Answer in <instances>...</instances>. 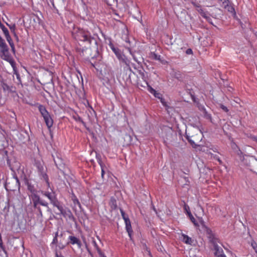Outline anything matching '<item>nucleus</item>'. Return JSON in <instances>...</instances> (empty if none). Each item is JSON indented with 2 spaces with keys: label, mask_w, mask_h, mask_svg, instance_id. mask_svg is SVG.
Wrapping results in <instances>:
<instances>
[{
  "label": "nucleus",
  "mask_w": 257,
  "mask_h": 257,
  "mask_svg": "<svg viewBox=\"0 0 257 257\" xmlns=\"http://www.w3.org/2000/svg\"><path fill=\"white\" fill-rule=\"evenodd\" d=\"M73 37L76 40L87 42L89 44H90L93 41H95L91 37L89 32L81 29H78L76 32H74Z\"/></svg>",
  "instance_id": "obj_1"
},
{
  "label": "nucleus",
  "mask_w": 257,
  "mask_h": 257,
  "mask_svg": "<svg viewBox=\"0 0 257 257\" xmlns=\"http://www.w3.org/2000/svg\"><path fill=\"white\" fill-rule=\"evenodd\" d=\"M0 56L2 59L8 62L12 67L14 74L18 75L16 62L10 54L9 48H6L0 50Z\"/></svg>",
  "instance_id": "obj_2"
},
{
  "label": "nucleus",
  "mask_w": 257,
  "mask_h": 257,
  "mask_svg": "<svg viewBox=\"0 0 257 257\" xmlns=\"http://www.w3.org/2000/svg\"><path fill=\"white\" fill-rule=\"evenodd\" d=\"M39 110L43 117L45 122L47 126L50 128L53 124V119H52L51 115L46 109L45 106L40 104L38 106Z\"/></svg>",
  "instance_id": "obj_3"
},
{
  "label": "nucleus",
  "mask_w": 257,
  "mask_h": 257,
  "mask_svg": "<svg viewBox=\"0 0 257 257\" xmlns=\"http://www.w3.org/2000/svg\"><path fill=\"white\" fill-rule=\"evenodd\" d=\"M35 166L38 170L39 175L41 177L42 179H43L45 181L48 187H50L49 178L47 174L45 173L43 162L41 161H36Z\"/></svg>",
  "instance_id": "obj_4"
},
{
  "label": "nucleus",
  "mask_w": 257,
  "mask_h": 257,
  "mask_svg": "<svg viewBox=\"0 0 257 257\" xmlns=\"http://www.w3.org/2000/svg\"><path fill=\"white\" fill-rule=\"evenodd\" d=\"M109 46L110 48L112 50V51L115 54L116 56L118 58V59L120 61H121L122 62L124 63L126 65H128L129 61L126 57L121 53V52L119 50V49L116 47H115L114 46L110 43L109 44Z\"/></svg>",
  "instance_id": "obj_5"
},
{
  "label": "nucleus",
  "mask_w": 257,
  "mask_h": 257,
  "mask_svg": "<svg viewBox=\"0 0 257 257\" xmlns=\"http://www.w3.org/2000/svg\"><path fill=\"white\" fill-rule=\"evenodd\" d=\"M217 239L215 238H213L211 240L213 244L214 250V254L216 257H226L225 254L223 252V250L222 248L219 246L217 244Z\"/></svg>",
  "instance_id": "obj_6"
},
{
  "label": "nucleus",
  "mask_w": 257,
  "mask_h": 257,
  "mask_svg": "<svg viewBox=\"0 0 257 257\" xmlns=\"http://www.w3.org/2000/svg\"><path fill=\"white\" fill-rule=\"evenodd\" d=\"M198 224L199 227H197L200 231L205 232L208 234H210L211 232V230L206 225L205 223L202 218V217H198Z\"/></svg>",
  "instance_id": "obj_7"
},
{
  "label": "nucleus",
  "mask_w": 257,
  "mask_h": 257,
  "mask_svg": "<svg viewBox=\"0 0 257 257\" xmlns=\"http://www.w3.org/2000/svg\"><path fill=\"white\" fill-rule=\"evenodd\" d=\"M68 239L69 240V241L68 242V244L70 243L72 245L76 244L79 248L81 247V242L77 237L71 235L69 236Z\"/></svg>",
  "instance_id": "obj_8"
},
{
  "label": "nucleus",
  "mask_w": 257,
  "mask_h": 257,
  "mask_svg": "<svg viewBox=\"0 0 257 257\" xmlns=\"http://www.w3.org/2000/svg\"><path fill=\"white\" fill-rule=\"evenodd\" d=\"M29 196L33 201L34 207H36L37 205L40 202V198L39 196L37 194L36 192L35 193H34L33 194H30Z\"/></svg>",
  "instance_id": "obj_9"
},
{
  "label": "nucleus",
  "mask_w": 257,
  "mask_h": 257,
  "mask_svg": "<svg viewBox=\"0 0 257 257\" xmlns=\"http://www.w3.org/2000/svg\"><path fill=\"white\" fill-rule=\"evenodd\" d=\"M65 247V245L63 244L61 242H59L58 244L55 245L54 248L53 249L55 253V256L56 257V254L58 255H62L59 253V250L63 249Z\"/></svg>",
  "instance_id": "obj_10"
},
{
  "label": "nucleus",
  "mask_w": 257,
  "mask_h": 257,
  "mask_svg": "<svg viewBox=\"0 0 257 257\" xmlns=\"http://www.w3.org/2000/svg\"><path fill=\"white\" fill-rule=\"evenodd\" d=\"M124 222L125 224V229L126 230V231L127 232L128 236L130 237L131 239H132V234L133 233V229L132 228L130 220H126Z\"/></svg>",
  "instance_id": "obj_11"
},
{
  "label": "nucleus",
  "mask_w": 257,
  "mask_h": 257,
  "mask_svg": "<svg viewBox=\"0 0 257 257\" xmlns=\"http://www.w3.org/2000/svg\"><path fill=\"white\" fill-rule=\"evenodd\" d=\"M197 7V11L201 14V15L206 19L208 22H210V20H211L210 18L207 16V14L206 12H205L200 7L197 5H195Z\"/></svg>",
  "instance_id": "obj_12"
},
{
  "label": "nucleus",
  "mask_w": 257,
  "mask_h": 257,
  "mask_svg": "<svg viewBox=\"0 0 257 257\" xmlns=\"http://www.w3.org/2000/svg\"><path fill=\"white\" fill-rule=\"evenodd\" d=\"M181 238L182 240L186 244H191L193 242V240L192 238L185 234H182Z\"/></svg>",
  "instance_id": "obj_13"
},
{
  "label": "nucleus",
  "mask_w": 257,
  "mask_h": 257,
  "mask_svg": "<svg viewBox=\"0 0 257 257\" xmlns=\"http://www.w3.org/2000/svg\"><path fill=\"white\" fill-rule=\"evenodd\" d=\"M43 194L47 197L50 201L53 200L54 198L56 197L55 193L53 191L51 192L45 191L43 192Z\"/></svg>",
  "instance_id": "obj_14"
},
{
  "label": "nucleus",
  "mask_w": 257,
  "mask_h": 257,
  "mask_svg": "<svg viewBox=\"0 0 257 257\" xmlns=\"http://www.w3.org/2000/svg\"><path fill=\"white\" fill-rule=\"evenodd\" d=\"M150 57L152 59L156 60H160L161 58L160 55H157L155 52H151L150 54Z\"/></svg>",
  "instance_id": "obj_15"
},
{
  "label": "nucleus",
  "mask_w": 257,
  "mask_h": 257,
  "mask_svg": "<svg viewBox=\"0 0 257 257\" xmlns=\"http://www.w3.org/2000/svg\"><path fill=\"white\" fill-rule=\"evenodd\" d=\"M8 46L6 43L5 40L2 37H0V50L4 48H8Z\"/></svg>",
  "instance_id": "obj_16"
},
{
  "label": "nucleus",
  "mask_w": 257,
  "mask_h": 257,
  "mask_svg": "<svg viewBox=\"0 0 257 257\" xmlns=\"http://www.w3.org/2000/svg\"><path fill=\"white\" fill-rule=\"evenodd\" d=\"M203 116L206 119H207L209 120L211 122H212L211 114L208 113L205 109H204Z\"/></svg>",
  "instance_id": "obj_17"
},
{
  "label": "nucleus",
  "mask_w": 257,
  "mask_h": 257,
  "mask_svg": "<svg viewBox=\"0 0 257 257\" xmlns=\"http://www.w3.org/2000/svg\"><path fill=\"white\" fill-rule=\"evenodd\" d=\"M120 212L124 222L126 220H130L128 215L125 213L124 211L122 209H120Z\"/></svg>",
  "instance_id": "obj_18"
},
{
  "label": "nucleus",
  "mask_w": 257,
  "mask_h": 257,
  "mask_svg": "<svg viewBox=\"0 0 257 257\" xmlns=\"http://www.w3.org/2000/svg\"><path fill=\"white\" fill-rule=\"evenodd\" d=\"M58 243V238L56 237H54L53 239L52 242L50 244V246L52 249H53L56 245Z\"/></svg>",
  "instance_id": "obj_19"
},
{
  "label": "nucleus",
  "mask_w": 257,
  "mask_h": 257,
  "mask_svg": "<svg viewBox=\"0 0 257 257\" xmlns=\"http://www.w3.org/2000/svg\"><path fill=\"white\" fill-rule=\"evenodd\" d=\"M160 102H161V103L162 104V105L166 107V109L167 110H168V109L169 108V106H168V103L166 101V100H165L164 98H163V97L161 98V99H160Z\"/></svg>",
  "instance_id": "obj_20"
},
{
  "label": "nucleus",
  "mask_w": 257,
  "mask_h": 257,
  "mask_svg": "<svg viewBox=\"0 0 257 257\" xmlns=\"http://www.w3.org/2000/svg\"><path fill=\"white\" fill-rule=\"evenodd\" d=\"M190 220L195 227H199V225L198 223V221L195 219V218L194 217H192V218L190 219Z\"/></svg>",
  "instance_id": "obj_21"
},
{
  "label": "nucleus",
  "mask_w": 257,
  "mask_h": 257,
  "mask_svg": "<svg viewBox=\"0 0 257 257\" xmlns=\"http://www.w3.org/2000/svg\"><path fill=\"white\" fill-rule=\"evenodd\" d=\"M7 25L9 27L11 31L14 33H15V30H16V25L13 24V25H9L8 23H6Z\"/></svg>",
  "instance_id": "obj_22"
},
{
  "label": "nucleus",
  "mask_w": 257,
  "mask_h": 257,
  "mask_svg": "<svg viewBox=\"0 0 257 257\" xmlns=\"http://www.w3.org/2000/svg\"><path fill=\"white\" fill-rule=\"evenodd\" d=\"M96 158L97 162L99 164V165H100V167L104 166V165L102 162L100 157L98 155H96Z\"/></svg>",
  "instance_id": "obj_23"
},
{
  "label": "nucleus",
  "mask_w": 257,
  "mask_h": 257,
  "mask_svg": "<svg viewBox=\"0 0 257 257\" xmlns=\"http://www.w3.org/2000/svg\"><path fill=\"white\" fill-rule=\"evenodd\" d=\"M50 201H51V203L53 204V205L54 206H56V207H57V206L59 205V202L56 197L54 198L53 200Z\"/></svg>",
  "instance_id": "obj_24"
},
{
  "label": "nucleus",
  "mask_w": 257,
  "mask_h": 257,
  "mask_svg": "<svg viewBox=\"0 0 257 257\" xmlns=\"http://www.w3.org/2000/svg\"><path fill=\"white\" fill-rule=\"evenodd\" d=\"M2 30L4 33V35H5V37L10 35L8 30L5 27H3V29Z\"/></svg>",
  "instance_id": "obj_25"
},
{
  "label": "nucleus",
  "mask_w": 257,
  "mask_h": 257,
  "mask_svg": "<svg viewBox=\"0 0 257 257\" xmlns=\"http://www.w3.org/2000/svg\"><path fill=\"white\" fill-rule=\"evenodd\" d=\"M28 189L30 191L31 194H33L34 193H35L37 192V191L31 186H29L28 187Z\"/></svg>",
  "instance_id": "obj_26"
},
{
  "label": "nucleus",
  "mask_w": 257,
  "mask_h": 257,
  "mask_svg": "<svg viewBox=\"0 0 257 257\" xmlns=\"http://www.w3.org/2000/svg\"><path fill=\"white\" fill-rule=\"evenodd\" d=\"M184 209L185 211V212H186L187 214H188V212H191L190 210L189 206L188 205L186 204H184Z\"/></svg>",
  "instance_id": "obj_27"
},
{
  "label": "nucleus",
  "mask_w": 257,
  "mask_h": 257,
  "mask_svg": "<svg viewBox=\"0 0 257 257\" xmlns=\"http://www.w3.org/2000/svg\"><path fill=\"white\" fill-rule=\"evenodd\" d=\"M153 95H154V96L155 97L158 98L159 99H160L162 97V95L160 93L158 92L157 91L155 92V93Z\"/></svg>",
  "instance_id": "obj_28"
},
{
  "label": "nucleus",
  "mask_w": 257,
  "mask_h": 257,
  "mask_svg": "<svg viewBox=\"0 0 257 257\" xmlns=\"http://www.w3.org/2000/svg\"><path fill=\"white\" fill-rule=\"evenodd\" d=\"M188 142L190 143V144L191 145V146L193 147L196 148L197 146V144H195L194 141H193L191 139H190L189 140H188Z\"/></svg>",
  "instance_id": "obj_29"
},
{
  "label": "nucleus",
  "mask_w": 257,
  "mask_h": 257,
  "mask_svg": "<svg viewBox=\"0 0 257 257\" xmlns=\"http://www.w3.org/2000/svg\"><path fill=\"white\" fill-rule=\"evenodd\" d=\"M73 201L74 204L75 205H77L79 207H80V206H81L80 203L79 202V200L77 198H75L73 199Z\"/></svg>",
  "instance_id": "obj_30"
},
{
  "label": "nucleus",
  "mask_w": 257,
  "mask_h": 257,
  "mask_svg": "<svg viewBox=\"0 0 257 257\" xmlns=\"http://www.w3.org/2000/svg\"><path fill=\"white\" fill-rule=\"evenodd\" d=\"M39 204H40L41 205L47 207L48 206V203L45 201L40 200V202Z\"/></svg>",
  "instance_id": "obj_31"
},
{
  "label": "nucleus",
  "mask_w": 257,
  "mask_h": 257,
  "mask_svg": "<svg viewBox=\"0 0 257 257\" xmlns=\"http://www.w3.org/2000/svg\"><path fill=\"white\" fill-rule=\"evenodd\" d=\"M57 208H58V209L59 210V211H60V213L61 214H64V210H63V208L62 206L59 205L57 206Z\"/></svg>",
  "instance_id": "obj_32"
},
{
  "label": "nucleus",
  "mask_w": 257,
  "mask_h": 257,
  "mask_svg": "<svg viewBox=\"0 0 257 257\" xmlns=\"http://www.w3.org/2000/svg\"><path fill=\"white\" fill-rule=\"evenodd\" d=\"M148 90L151 93L153 94H154L156 91L154 88H153L152 87L150 86H149Z\"/></svg>",
  "instance_id": "obj_33"
},
{
  "label": "nucleus",
  "mask_w": 257,
  "mask_h": 257,
  "mask_svg": "<svg viewBox=\"0 0 257 257\" xmlns=\"http://www.w3.org/2000/svg\"><path fill=\"white\" fill-rule=\"evenodd\" d=\"M76 120L79 121L83 124V125L84 126H86V123L83 121V120L82 119V118L80 117H78V118L76 119Z\"/></svg>",
  "instance_id": "obj_34"
},
{
  "label": "nucleus",
  "mask_w": 257,
  "mask_h": 257,
  "mask_svg": "<svg viewBox=\"0 0 257 257\" xmlns=\"http://www.w3.org/2000/svg\"><path fill=\"white\" fill-rule=\"evenodd\" d=\"M6 38L7 41L9 42V43L13 42V41L12 40V38H11V37L10 35H9L8 36H6Z\"/></svg>",
  "instance_id": "obj_35"
},
{
  "label": "nucleus",
  "mask_w": 257,
  "mask_h": 257,
  "mask_svg": "<svg viewBox=\"0 0 257 257\" xmlns=\"http://www.w3.org/2000/svg\"><path fill=\"white\" fill-rule=\"evenodd\" d=\"M220 107L225 112H227L228 111V109H227V107L222 104L220 105Z\"/></svg>",
  "instance_id": "obj_36"
},
{
  "label": "nucleus",
  "mask_w": 257,
  "mask_h": 257,
  "mask_svg": "<svg viewBox=\"0 0 257 257\" xmlns=\"http://www.w3.org/2000/svg\"><path fill=\"white\" fill-rule=\"evenodd\" d=\"M111 203H112V205H114V208L116 207V204L115 202V200L113 198L111 199Z\"/></svg>",
  "instance_id": "obj_37"
},
{
  "label": "nucleus",
  "mask_w": 257,
  "mask_h": 257,
  "mask_svg": "<svg viewBox=\"0 0 257 257\" xmlns=\"http://www.w3.org/2000/svg\"><path fill=\"white\" fill-rule=\"evenodd\" d=\"M228 11L231 13H235L234 9L232 7H228Z\"/></svg>",
  "instance_id": "obj_38"
},
{
  "label": "nucleus",
  "mask_w": 257,
  "mask_h": 257,
  "mask_svg": "<svg viewBox=\"0 0 257 257\" xmlns=\"http://www.w3.org/2000/svg\"><path fill=\"white\" fill-rule=\"evenodd\" d=\"M9 44H10V46L11 47L13 51L14 52H15V46H14V44L13 42H12L10 43Z\"/></svg>",
  "instance_id": "obj_39"
},
{
  "label": "nucleus",
  "mask_w": 257,
  "mask_h": 257,
  "mask_svg": "<svg viewBox=\"0 0 257 257\" xmlns=\"http://www.w3.org/2000/svg\"><path fill=\"white\" fill-rule=\"evenodd\" d=\"M101 176L103 178L104 175V166L101 167Z\"/></svg>",
  "instance_id": "obj_40"
},
{
  "label": "nucleus",
  "mask_w": 257,
  "mask_h": 257,
  "mask_svg": "<svg viewBox=\"0 0 257 257\" xmlns=\"http://www.w3.org/2000/svg\"><path fill=\"white\" fill-rule=\"evenodd\" d=\"M214 158L216 160H217L218 161V162L219 163V164H222V161L220 159V158H219L218 156H215L214 157Z\"/></svg>",
  "instance_id": "obj_41"
},
{
  "label": "nucleus",
  "mask_w": 257,
  "mask_h": 257,
  "mask_svg": "<svg viewBox=\"0 0 257 257\" xmlns=\"http://www.w3.org/2000/svg\"><path fill=\"white\" fill-rule=\"evenodd\" d=\"M186 53L188 54H191L192 53V50L191 49H188L186 51Z\"/></svg>",
  "instance_id": "obj_42"
},
{
  "label": "nucleus",
  "mask_w": 257,
  "mask_h": 257,
  "mask_svg": "<svg viewBox=\"0 0 257 257\" xmlns=\"http://www.w3.org/2000/svg\"><path fill=\"white\" fill-rule=\"evenodd\" d=\"M211 149L212 150V151L213 152L218 153V150L216 147H213V148H211Z\"/></svg>",
  "instance_id": "obj_43"
},
{
  "label": "nucleus",
  "mask_w": 257,
  "mask_h": 257,
  "mask_svg": "<svg viewBox=\"0 0 257 257\" xmlns=\"http://www.w3.org/2000/svg\"><path fill=\"white\" fill-rule=\"evenodd\" d=\"M187 215L188 216V217H189L190 219L192 218V217H193V216L191 214V212H188V214Z\"/></svg>",
  "instance_id": "obj_44"
},
{
  "label": "nucleus",
  "mask_w": 257,
  "mask_h": 257,
  "mask_svg": "<svg viewBox=\"0 0 257 257\" xmlns=\"http://www.w3.org/2000/svg\"><path fill=\"white\" fill-rule=\"evenodd\" d=\"M186 138L188 141V140H189L191 139V137H190L189 136H188V135L186 134Z\"/></svg>",
  "instance_id": "obj_45"
},
{
  "label": "nucleus",
  "mask_w": 257,
  "mask_h": 257,
  "mask_svg": "<svg viewBox=\"0 0 257 257\" xmlns=\"http://www.w3.org/2000/svg\"><path fill=\"white\" fill-rule=\"evenodd\" d=\"M58 236V232L57 231L55 233L54 237H56V238H57Z\"/></svg>",
  "instance_id": "obj_46"
},
{
  "label": "nucleus",
  "mask_w": 257,
  "mask_h": 257,
  "mask_svg": "<svg viewBox=\"0 0 257 257\" xmlns=\"http://www.w3.org/2000/svg\"><path fill=\"white\" fill-rule=\"evenodd\" d=\"M3 27H5V26L2 23H1L0 24V28L2 29Z\"/></svg>",
  "instance_id": "obj_47"
},
{
  "label": "nucleus",
  "mask_w": 257,
  "mask_h": 257,
  "mask_svg": "<svg viewBox=\"0 0 257 257\" xmlns=\"http://www.w3.org/2000/svg\"><path fill=\"white\" fill-rule=\"evenodd\" d=\"M234 147L237 148V146L235 145V144H233L232 146V148L233 149H234Z\"/></svg>",
  "instance_id": "obj_48"
},
{
  "label": "nucleus",
  "mask_w": 257,
  "mask_h": 257,
  "mask_svg": "<svg viewBox=\"0 0 257 257\" xmlns=\"http://www.w3.org/2000/svg\"><path fill=\"white\" fill-rule=\"evenodd\" d=\"M56 257H63L62 255H58L56 254Z\"/></svg>",
  "instance_id": "obj_49"
},
{
  "label": "nucleus",
  "mask_w": 257,
  "mask_h": 257,
  "mask_svg": "<svg viewBox=\"0 0 257 257\" xmlns=\"http://www.w3.org/2000/svg\"><path fill=\"white\" fill-rule=\"evenodd\" d=\"M133 56V57H134V59L136 61H137V60L136 59V58H135L134 56Z\"/></svg>",
  "instance_id": "obj_50"
},
{
  "label": "nucleus",
  "mask_w": 257,
  "mask_h": 257,
  "mask_svg": "<svg viewBox=\"0 0 257 257\" xmlns=\"http://www.w3.org/2000/svg\"><path fill=\"white\" fill-rule=\"evenodd\" d=\"M40 213L41 214H42V212H41L40 209Z\"/></svg>",
  "instance_id": "obj_51"
},
{
  "label": "nucleus",
  "mask_w": 257,
  "mask_h": 257,
  "mask_svg": "<svg viewBox=\"0 0 257 257\" xmlns=\"http://www.w3.org/2000/svg\"><path fill=\"white\" fill-rule=\"evenodd\" d=\"M54 162H55V163L56 165H57V164H56V160H54Z\"/></svg>",
  "instance_id": "obj_52"
},
{
  "label": "nucleus",
  "mask_w": 257,
  "mask_h": 257,
  "mask_svg": "<svg viewBox=\"0 0 257 257\" xmlns=\"http://www.w3.org/2000/svg\"><path fill=\"white\" fill-rule=\"evenodd\" d=\"M130 53L132 55V52L130 50Z\"/></svg>",
  "instance_id": "obj_53"
},
{
  "label": "nucleus",
  "mask_w": 257,
  "mask_h": 257,
  "mask_svg": "<svg viewBox=\"0 0 257 257\" xmlns=\"http://www.w3.org/2000/svg\"><path fill=\"white\" fill-rule=\"evenodd\" d=\"M0 37H1V36H0Z\"/></svg>",
  "instance_id": "obj_54"
},
{
  "label": "nucleus",
  "mask_w": 257,
  "mask_h": 257,
  "mask_svg": "<svg viewBox=\"0 0 257 257\" xmlns=\"http://www.w3.org/2000/svg\"><path fill=\"white\" fill-rule=\"evenodd\" d=\"M104 257H106V256H104Z\"/></svg>",
  "instance_id": "obj_55"
}]
</instances>
